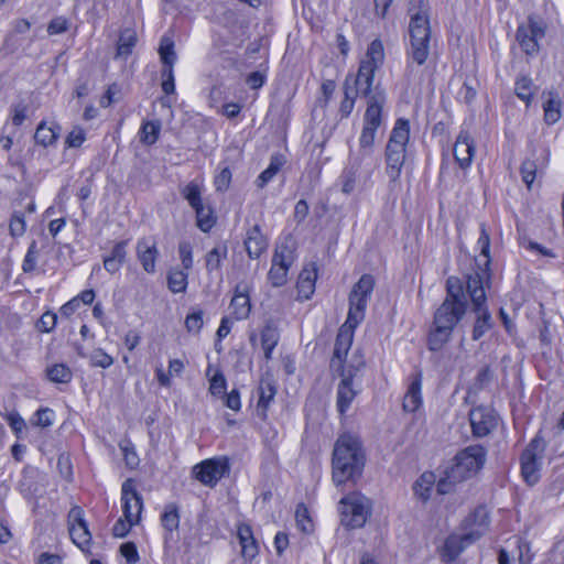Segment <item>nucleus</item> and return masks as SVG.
Segmentation results:
<instances>
[{
    "instance_id": "obj_23",
    "label": "nucleus",
    "mask_w": 564,
    "mask_h": 564,
    "mask_svg": "<svg viewBox=\"0 0 564 564\" xmlns=\"http://www.w3.org/2000/svg\"><path fill=\"white\" fill-rule=\"evenodd\" d=\"M405 153V148H386V172L392 182L400 177L406 158Z\"/></svg>"
},
{
    "instance_id": "obj_46",
    "label": "nucleus",
    "mask_w": 564,
    "mask_h": 564,
    "mask_svg": "<svg viewBox=\"0 0 564 564\" xmlns=\"http://www.w3.org/2000/svg\"><path fill=\"white\" fill-rule=\"evenodd\" d=\"M514 93L521 100L530 104L533 97L532 80L527 76L518 78L514 86Z\"/></svg>"
},
{
    "instance_id": "obj_39",
    "label": "nucleus",
    "mask_w": 564,
    "mask_h": 564,
    "mask_svg": "<svg viewBox=\"0 0 564 564\" xmlns=\"http://www.w3.org/2000/svg\"><path fill=\"white\" fill-rule=\"evenodd\" d=\"M230 307L232 308V314L236 319L247 318L251 308L249 296L245 293L238 292L237 289L235 296L231 299Z\"/></svg>"
},
{
    "instance_id": "obj_43",
    "label": "nucleus",
    "mask_w": 564,
    "mask_h": 564,
    "mask_svg": "<svg viewBox=\"0 0 564 564\" xmlns=\"http://www.w3.org/2000/svg\"><path fill=\"white\" fill-rule=\"evenodd\" d=\"M161 522H162V525L170 532H173L174 530L178 529L180 513H178V507L176 503L171 502L165 506L164 512L161 517Z\"/></svg>"
},
{
    "instance_id": "obj_48",
    "label": "nucleus",
    "mask_w": 564,
    "mask_h": 564,
    "mask_svg": "<svg viewBox=\"0 0 564 564\" xmlns=\"http://www.w3.org/2000/svg\"><path fill=\"white\" fill-rule=\"evenodd\" d=\"M181 193H182L183 197L188 202V204L191 205L192 208H196V207L203 205L200 189L197 184H195V183L187 184L182 189Z\"/></svg>"
},
{
    "instance_id": "obj_50",
    "label": "nucleus",
    "mask_w": 564,
    "mask_h": 564,
    "mask_svg": "<svg viewBox=\"0 0 564 564\" xmlns=\"http://www.w3.org/2000/svg\"><path fill=\"white\" fill-rule=\"evenodd\" d=\"M278 328L272 324H267L261 330V345L268 348H274L279 341Z\"/></svg>"
},
{
    "instance_id": "obj_59",
    "label": "nucleus",
    "mask_w": 564,
    "mask_h": 564,
    "mask_svg": "<svg viewBox=\"0 0 564 564\" xmlns=\"http://www.w3.org/2000/svg\"><path fill=\"white\" fill-rule=\"evenodd\" d=\"M120 553L129 564H135L139 561L138 550L133 542L123 543L120 546Z\"/></svg>"
},
{
    "instance_id": "obj_56",
    "label": "nucleus",
    "mask_w": 564,
    "mask_h": 564,
    "mask_svg": "<svg viewBox=\"0 0 564 564\" xmlns=\"http://www.w3.org/2000/svg\"><path fill=\"white\" fill-rule=\"evenodd\" d=\"M226 390V379L221 372H216L210 379L209 391L213 395H223Z\"/></svg>"
},
{
    "instance_id": "obj_7",
    "label": "nucleus",
    "mask_w": 564,
    "mask_h": 564,
    "mask_svg": "<svg viewBox=\"0 0 564 564\" xmlns=\"http://www.w3.org/2000/svg\"><path fill=\"white\" fill-rule=\"evenodd\" d=\"M373 286L375 279L370 274H364L352 286L349 294V311L346 322L351 328H355L364 319Z\"/></svg>"
},
{
    "instance_id": "obj_2",
    "label": "nucleus",
    "mask_w": 564,
    "mask_h": 564,
    "mask_svg": "<svg viewBox=\"0 0 564 564\" xmlns=\"http://www.w3.org/2000/svg\"><path fill=\"white\" fill-rule=\"evenodd\" d=\"M384 61V51L382 42L373 40L361 59L356 75H348L344 83L345 97L340 102L339 112L343 118L348 117L355 106L358 96L366 98L373 84L375 73L381 67Z\"/></svg>"
},
{
    "instance_id": "obj_60",
    "label": "nucleus",
    "mask_w": 564,
    "mask_h": 564,
    "mask_svg": "<svg viewBox=\"0 0 564 564\" xmlns=\"http://www.w3.org/2000/svg\"><path fill=\"white\" fill-rule=\"evenodd\" d=\"M56 315L52 312H45L37 322V328L41 332L48 333L54 329L56 325Z\"/></svg>"
},
{
    "instance_id": "obj_35",
    "label": "nucleus",
    "mask_w": 564,
    "mask_h": 564,
    "mask_svg": "<svg viewBox=\"0 0 564 564\" xmlns=\"http://www.w3.org/2000/svg\"><path fill=\"white\" fill-rule=\"evenodd\" d=\"M59 131L58 126L48 127L45 122H41L35 130L34 140L44 148L50 147L56 142Z\"/></svg>"
},
{
    "instance_id": "obj_61",
    "label": "nucleus",
    "mask_w": 564,
    "mask_h": 564,
    "mask_svg": "<svg viewBox=\"0 0 564 564\" xmlns=\"http://www.w3.org/2000/svg\"><path fill=\"white\" fill-rule=\"evenodd\" d=\"M68 29V21L63 17L53 19L47 25V33L50 35L61 34L66 32Z\"/></svg>"
},
{
    "instance_id": "obj_22",
    "label": "nucleus",
    "mask_w": 564,
    "mask_h": 564,
    "mask_svg": "<svg viewBox=\"0 0 564 564\" xmlns=\"http://www.w3.org/2000/svg\"><path fill=\"white\" fill-rule=\"evenodd\" d=\"M259 400L257 403V412L261 419L267 417V411L276 394V386L270 375L261 377L258 387Z\"/></svg>"
},
{
    "instance_id": "obj_47",
    "label": "nucleus",
    "mask_w": 564,
    "mask_h": 564,
    "mask_svg": "<svg viewBox=\"0 0 564 564\" xmlns=\"http://www.w3.org/2000/svg\"><path fill=\"white\" fill-rule=\"evenodd\" d=\"M433 474H423L414 485L415 494L422 498V500H427L431 496L432 484H433Z\"/></svg>"
},
{
    "instance_id": "obj_55",
    "label": "nucleus",
    "mask_w": 564,
    "mask_h": 564,
    "mask_svg": "<svg viewBox=\"0 0 564 564\" xmlns=\"http://www.w3.org/2000/svg\"><path fill=\"white\" fill-rule=\"evenodd\" d=\"M231 171L228 167H224L214 180L216 191L226 192L229 188L231 182Z\"/></svg>"
},
{
    "instance_id": "obj_49",
    "label": "nucleus",
    "mask_w": 564,
    "mask_h": 564,
    "mask_svg": "<svg viewBox=\"0 0 564 564\" xmlns=\"http://www.w3.org/2000/svg\"><path fill=\"white\" fill-rule=\"evenodd\" d=\"M295 520L299 529L304 533L313 530V523L308 516V510L304 505H299L295 510Z\"/></svg>"
},
{
    "instance_id": "obj_41",
    "label": "nucleus",
    "mask_w": 564,
    "mask_h": 564,
    "mask_svg": "<svg viewBox=\"0 0 564 564\" xmlns=\"http://www.w3.org/2000/svg\"><path fill=\"white\" fill-rule=\"evenodd\" d=\"M46 376L54 383H68L73 378V372L64 364H55L46 369Z\"/></svg>"
},
{
    "instance_id": "obj_14",
    "label": "nucleus",
    "mask_w": 564,
    "mask_h": 564,
    "mask_svg": "<svg viewBox=\"0 0 564 564\" xmlns=\"http://www.w3.org/2000/svg\"><path fill=\"white\" fill-rule=\"evenodd\" d=\"M473 435L485 437L498 425V415L489 408L477 406L469 412Z\"/></svg>"
},
{
    "instance_id": "obj_19",
    "label": "nucleus",
    "mask_w": 564,
    "mask_h": 564,
    "mask_svg": "<svg viewBox=\"0 0 564 564\" xmlns=\"http://www.w3.org/2000/svg\"><path fill=\"white\" fill-rule=\"evenodd\" d=\"M532 156H534V159H525L520 167L522 181L529 189L531 188L536 177L538 171H542L547 166L550 161V152L547 149H543L540 155H536V153L533 152Z\"/></svg>"
},
{
    "instance_id": "obj_58",
    "label": "nucleus",
    "mask_w": 564,
    "mask_h": 564,
    "mask_svg": "<svg viewBox=\"0 0 564 564\" xmlns=\"http://www.w3.org/2000/svg\"><path fill=\"white\" fill-rule=\"evenodd\" d=\"M11 111L13 124L21 126L26 118L28 106L20 101L11 106Z\"/></svg>"
},
{
    "instance_id": "obj_8",
    "label": "nucleus",
    "mask_w": 564,
    "mask_h": 564,
    "mask_svg": "<svg viewBox=\"0 0 564 564\" xmlns=\"http://www.w3.org/2000/svg\"><path fill=\"white\" fill-rule=\"evenodd\" d=\"M545 31V22L541 18L531 14L528 17L527 23L518 26L516 39L527 55H535L540 50L539 41L544 37Z\"/></svg>"
},
{
    "instance_id": "obj_42",
    "label": "nucleus",
    "mask_w": 564,
    "mask_h": 564,
    "mask_svg": "<svg viewBox=\"0 0 564 564\" xmlns=\"http://www.w3.org/2000/svg\"><path fill=\"white\" fill-rule=\"evenodd\" d=\"M195 209L196 213V225L203 232H208L216 223V218L213 215L210 207L200 205Z\"/></svg>"
},
{
    "instance_id": "obj_15",
    "label": "nucleus",
    "mask_w": 564,
    "mask_h": 564,
    "mask_svg": "<svg viewBox=\"0 0 564 564\" xmlns=\"http://www.w3.org/2000/svg\"><path fill=\"white\" fill-rule=\"evenodd\" d=\"M367 98V109L364 116V126L378 129L382 122V107L386 104V93L378 85L370 88Z\"/></svg>"
},
{
    "instance_id": "obj_33",
    "label": "nucleus",
    "mask_w": 564,
    "mask_h": 564,
    "mask_svg": "<svg viewBox=\"0 0 564 564\" xmlns=\"http://www.w3.org/2000/svg\"><path fill=\"white\" fill-rule=\"evenodd\" d=\"M285 160L282 154L275 153L271 155L269 166L258 176L256 185L258 188H263L265 185L278 174L284 165Z\"/></svg>"
},
{
    "instance_id": "obj_64",
    "label": "nucleus",
    "mask_w": 564,
    "mask_h": 564,
    "mask_svg": "<svg viewBox=\"0 0 564 564\" xmlns=\"http://www.w3.org/2000/svg\"><path fill=\"white\" fill-rule=\"evenodd\" d=\"M84 141L85 132L80 128H75L72 130L66 138V144L69 148H78L83 144Z\"/></svg>"
},
{
    "instance_id": "obj_18",
    "label": "nucleus",
    "mask_w": 564,
    "mask_h": 564,
    "mask_svg": "<svg viewBox=\"0 0 564 564\" xmlns=\"http://www.w3.org/2000/svg\"><path fill=\"white\" fill-rule=\"evenodd\" d=\"M337 375L340 377V381L337 387L336 405L339 414L344 415L350 408L352 401L358 394V391L352 387L354 373L351 370H347Z\"/></svg>"
},
{
    "instance_id": "obj_38",
    "label": "nucleus",
    "mask_w": 564,
    "mask_h": 564,
    "mask_svg": "<svg viewBox=\"0 0 564 564\" xmlns=\"http://www.w3.org/2000/svg\"><path fill=\"white\" fill-rule=\"evenodd\" d=\"M468 545L467 540H465V532L449 535L444 544V551L448 556V561L455 560Z\"/></svg>"
},
{
    "instance_id": "obj_62",
    "label": "nucleus",
    "mask_w": 564,
    "mask_h": 564,
    "mask_svg": "<svg viewBox=\"0 0 564 564\" xmlns=\"http://www.w3.org/2000/svg\"><path fill=\"white\" fill-rule=\"evenodd\" d=\"M185 326L188 332L198 333L203 327V314L202 312H194L187 315L185 319Z\"/></svg>"
},
{
    "instance_id": "obj_30",
    "label": "nucleus",
    "mask_w": 564,
    "mask_h": 564,
    "mask_svg": "<svg viewBox=\"0 0 564 564\" xmlns=\"http://www.w3.org/2000/svg\"><path fill=\"white\" fill-rule=\"evenodd\" d=\"M410 139V122L408 119L400 118L391 131L387 147L405 148Z\"/></svg>"
},
{
    "instance_id": "obj_54",
    "label": "nucleus",
    "mask_w": 564,
    "mask_h": 564,
    "mask_svg": "<svg viewBox=\"0 0 564 564\" xmlns=\"http://www.w3.org/2000/svg\"><path fill=\"white\" fill-rule=\"evenodd\" d=\"M12 237H20L25 232V221L22 213H14L9 224Z\"/></svg>"
},
{
    "instance_id": "obj_44",
    "label": "nucleus",
    "mask_w": 564,
    "mask_h": 564,
    "mask_svg": "<svg viewBox=\"0 0 564 564\" xmlns=\"http://www.w3.org/2000/svg\"><path fill=\"white\" fill-rule=\"evenodd\" d=\"M160 58L162 61L163 67H171L176 61V53L174 51V43L169 37H162L159 48Z\"/></svg>"
},
{
    "instance_id": "obj_34",
    "label": "nucleus",
    "mask_w": 564,
    "mask_h": 564,
    "mask_svg": "<svg viewBox=\"0 0 564 564\" xmlns=\"http://www.w3.org/2000/svg\"><path fill=\"white\" fill-rule=\"evenodd\" d=\"M228 248L225 242L217 243L205 256V265L207 273L218 271L221 267L223 260L227 258Z\"/></svg>"
},
{
    "instance_id": "obj_29",
    "label": "nucleus",
    "mask_w": 564,
    "mask_h": 564,
    "mask_svg": "<svg viewBox=\"0 0 564 564\" xmlns=\"http://www.w3.org/2000/svg\"><path fill=\"white\" fill-rule=\"evenodd\" d=\"M421 388H422V373L419 372L410 383L408 391L403 399V410L406 412H415L421 403Z\"/></svg>"
},
{
    "instance_id": "obj_3",
    "label": "nucleus",
    "mask_w": 564,
    "mask_h": 564,
    "mask_svg": "<svg viewBox=\"0 0 564 564\" xmlns=\"http://www.w3.org/2000/svg\"><path fill=\"white\" fill-rule=\"evenodd\" d=\"M366 465V452L360 438L350 433L339 435L332 457V477L336 486L356 482Z\"/></svg>"
},
{
    "instance_id": "obj_27",
    "label": "nucleus",
    "mask_w": 564,
    "mask_h": 564,
    "mask_svg": "<svg viewBox=\"0 0 564 564\" xmlns=\"http://www.w3.org/2000/svg\"><path fill=\"white\" fill-rule=\"evenodd\" d=\"M127 246H128V240H121L119 242H116L111 249L110 254L104 257V259H102L104 268L110 274H115V273L119 272L121 267L126 262Z\"/></svg>"
},
{
    "instance_id": "obj_26",
    "label": "nucleus",
    "mask_w": 564,
    "mask_h": 564,
    "mask_svg": "<svg viewBox=\"0 0 564 564\" xmlns=\"http://www.w3.org/2000/svg\"><path fill=\"white\" fill-rule=\"evenodd\" d=\"M245 247L251 259H258L267 250L268 241L262 235L259 225H254L247 231Z\"/></svg>"
},
{
    "instance_id": "obj_13",
    "label": "nucleus",
    "mask_w": 564,
    "mask_h": 564,
    "mask_svg": "<svg viewBox=\"0 0 564 564\" xmlns=\"http://www.w3.org/2000/svg\"><path fill=\"white\" fill-rule=\"evenodd\" d=\"M489 263V259L485 260L484 268L479 265L474 273L468 274L467 276L466 290L469 294L474 307L486 305L484 283L490 278Z\"/></svg>"
},
{
    "instance_id": "obj_37",
    "label": "nucleus",
    "mask_w": 564,
    "mask_h": 564,
    "mask_svg": "<svg viewBox=\"0 0 564 564\" xmlns=\"http://www.w3.org/2000/svg\"><path fill=\"white\" fill-rule=\"evenodd\" d=\"M137 43V32L133 29H124L119 35L117 43V56L127 58Z\"/></svg>"
},
{
    "instance_id": "obj_21",
    "label": "nucleus",
    "mask_w": 564,
    "mask_h": 564,
    "mask_svg": "<svg viewBox=\"0 0 564 564\" xmlns=\"http://www.w3.org/2000/svg\"><path fill=\"white\" fill-rule=\"evenodd\" d=\"M352 343V335L349 332L340 330L336 337L334 354L330 360V370L340 373L345 369V358Z\"/></svg>"
},
{
    "instance_id": "obj_6",
    "label": "nucleus",
    "mask_w": 564,
    "mask_h": 564,
    "mask_svg": "<svg viewBox=\"0 0 564 564\" xmlns=\"http://www.w3.org/2000/svg\"><path fill=\"white\" fill-rule=\"evenodd\" d=\"M341 523L349 529L365 525L370 514V502L365 496L354 492L344 497L339 502Z\"/></svg>"
},
{
    "instance_id": "obj_10",
    "label": "nucleus",
    "mask_w": 564,
    "mask_h": 564,
    "mask_svg": "<svg viewBox=\"0 0 564 564\" xmlns=\"http://www.w3.org/2000/svg\"><path fill=\"white\" fill-rule=\"evenodd\" d=\"M193 473L202 484L213 487L229 473V463L226 457L206 459L197 464Z\"/></svg>"
},
{
    "instance_id": "obj_36",
    "label": "nucleus",
    "mask_w": 564,
    "mask_h": 564,
    "mask_svg": "<svg viewBox=\"0 0 564 564\" xmlns=\"http://www.w3.org/2000/svg\"><path fill=\"white\" fill-rule=\"evenodd\" d=\"M316 272L315 270L304 269L296 283L299 295L302 299L308 300L315 290Z\"/></svg>"
},
{
    "instance_id": "obj_53",
    "label": "nucleus",
    "mask_w": 564,
    "mask_h": 564,
    "mask_svg": "<svg viewBox=\"0 0 564 564\" xmlns=\"http://www.w3.org/2000/svg\"><path fill=\"white\" fill-rule=\"evenodd\" d=\"M178 253L182 264L185 270H189L193 267V248L191 242L182 241L178 245Z\"/></svg>"
},
{
    "instance_id": "obj_28",
    "label": "nucleus",
    "mask_w": 564,
    "mask_h": 564,
    "mask_svg": "<svg viewBox=\"0 0 564 564\" xmlns=\"http://www.w3.org/2000/svg\"><path fill=\"white\" fill-rule=\"evenodd\" d=\"M159 251L156 249L155 242L149 245L145 239H141L137 245V257L143 268V270L148 273L155 272V261L158 258Z\"/></svg>"
},
{
    "instance_id": "obj_63",
    "label": "nucleus",
    "mask_w": 564,
    "mask_h": 564,
    "mask_svg": "<svg viewBox=\"0 0 564 564\" xmlns=\"http://www.w3.org/2000/svg\"><path fill=\"white\" fill-rule=\"evenodd\" d=\"M54 412L51 409L44 408L36 411V422L35 424L41 427H48L53 423Z\"/></svg>"
},
{
    "instance_id": "obj_52",
    "label": "nucleus",
    "mask_w": 564,
    "mask_h": 564,
    "mask_svg": "<svg viewBox=\"0 0 564 564\" xmlns=\"http://www.w3.org/2000/svg\"><path fill=\"white\" fill-rule=\"evenodd\" d=\"M37 256H39V251H37L36 242L32 241L31 245L29 246L28 252H26L23 263H22L23 272L30 273V272L34 271L35 265H36Z\"/></svg>"
},
{
    "instance_id": "obj_16",
    "label": "nucleus",
    "mask_w": 564,
    "mask_h": 564,
    "mask_svg": "<svg viewBox=\"0 0 564 564\" xmlns=\"http://www.w3.org/2000/svg\"><path fill=\"white\" fill-rule=\"evenodd\" d=\"M83 510L79 507L70 509L68 514L69 535L72 541L83 551L87 550L91 542V534L83 517Z\"/></svg>"
},
{
    "instance_id": "obj_31",
    "label": "nucleus",
    "mask_w": 564,
    "mask_h": 564,
    "mask_svg": "<svg viewBox=\"0 0 564 564\" xmlns=\"http://www.w3.org/2000/svg\"><path fill=\"white\" fill-rule=\"evenodd\" d=\"M377 129L370 127H362V131L359 138V149L357 151L356 161L360 165L361 162L369 158L373 152L375 139Z\"/></svg>"
},
{
    "instance_id": "obj_24",
    "label": "nucleus",
    "mask_w": 564,
    "mask_h": 564,
    "mask_svg": "<svg viewBox=\"0 0 564 564\" xmlns=\"http://www.w3.org/2000/svg\"><path fill=\"white\" fill-rule=\"evenodd\" d=\"M542 97L544 98V121L546 124H554L562 116V99L556 90L544 91Z\"/></svg>"
},
{
    "instance_id": "obj_20",
    "label": "nucleus",
    "mask_w": 564,
    "mask_h": 564,
    "mask_svg": "<svg viewBox=\"0 0 564 564\" xmlns=\"http://www.w3.org/2000/svg\"><path fill=\"white\" fill-rule=\"evenodd\" d=\"M475 150V142L471 135L467 131H460L454 143L453 153L462 169H466L470 165Z\"/></svg>"
},
{
    "instance_id": "obj_51",
    "label": "nucleus",
    "mask_w": 564,
    "mask_h": 564,
    "mask_svg": "<svg viewBox=\"0 0 564 564\" xmlns=\"http://www.w3.org/2000/svg\"><path fill=\"white\" fill-rule=\"evenodd\" d=\"M90 364L94 367L108 368L113 364V358L102 349H94L89 356Z\"/></svg>"
},
{
    "instance_id": "obj_4",
    "label": "nucleus",
    "mask_w": 564,
    "mask_h": 564,
    "mask_svg": "<svg viewBox=\"0 0 564 564\" xmlns=\"http://www.w3.org/2000/svg\"><path fill=\"white\" fill-rule=\"evenodd\" d=\"M487 449L481 445L468 446L460 451L454 458V464L446 468L444 476L437 482V491L441 495L448 494L453 486L473 476L484 467Z\"/></svg>"
},
{
    "instance_id": "obj_32",
    "label": "nucleus",
    "mask_w": 564,
    "mask_h": 564,
    "mask_svg": "<svg viewBox=\"0 0 564 564\" xmlns=\"http://www.w3.org/2000/svg\"><path fill=\"white\" fill-rule=\"evenodd\" d=\"M474 312L476 313V321L473 327L471 338L479 340L492 326L491 315L486 305L474 307Z\"/></svg>"
},
{
    "instance_id": "obj_40",
    "label": "nucleus",
    "mask_w": 564,
    "mask_h": 564,
    "mask_svg": "<svg viewBox=\"0 0 564 564\" xmlns=\"http://www.w3.org/2000/svg\"><path fill=\"white\" fill-rule=\"evenodd\" d=\"M160 131V121H145L142 123L139 132L140 141L147 145H152L158 141Z\"/></svg>"
},
{
    "instance_id": "obj_11",
    "label": "nucleus",
    "mask_w": 564,
    "mask_h": 564,
    "mask_svg": "<svg viewBox=\"0 0 564 564\" xmlns=\"http://www.w3.org/2000/svg\"><path fill=\"white\" fill-rule=\"evenodd\" d=\"M121 500L123 503L122 510L126 520H128L131 524H138L140 521L143 503L142 497L135 490L132 479H127L122 484Z\"/></svg>"
},
{
    "instance_id": "obj_17",
    "label": "nucleus",
    "mask_w": 564,
    "mask_h": 564,
    "mask_svg": "<svg viewBox=\"0 0 564 564\" xmlns=\"http://www.w3.org/2000/svg\"><path fill=\"white\" fill-rule=\"evenodd\" d=\"M293 262L292 251L281 247L272 259L268 279L273 286H282L286 282L288 270Z\"/></svg>"
},
{
    "instance_id": "obj_5",
    "label": "nucleus",
    "mask_w": 564,
    "mask_h": 564,
    "mask_svg": "<svg viewBox=\"0 0 564 564\" xmlns=\"http://www.w3.org/2000/svg\"><path fill=\"white\" fill-rule=\"evenodd\" d=\"M411 55L422 65L429 55V42L431 36L429 18L423 11L411 15L410 26Z\"/></svg>"
},
{
    "instance_id": "obj_9",
    "label": "nucleus",
    "mask_w": 564,
    "mask_h": 564,
    "mask_svg": "<svg viewBox=\"0 0 564 564\" xmlns=\"http://www.w3.org/2000/svg\"><path fill=\"white\" fill-rule=\"evenodd\" d=\"M545 449V443L534 437L521 455V474L529 485H534L540 478V460Z\"/></svg>"
},
{
    "instance_id": "obj_12",
    "label": "nucleus",
    "mask_w": 564,
    "mask_h": 564,
    "mask_svg": "<svg viewBox=\"0 0 564 564\" xmlns=\"http://www.w3.org/2000/svg\"><path fill=\"white\" fill-rule=\"evenodd\" d=\"M462 527L465 531V540H467V544H473L479 540L487 532L489 527L487 509L485 507L476 508L464 519Z\"/></svg>"
},
{
    "instance_id": "obj_57",
    "label": "nucleus",
    "mask_w": 564,
    "mask_h": 564,
    "mask_svg": "<svg viewBox=\"0 0 564 564\" xmlns=\"http://www.w3.org/2000/svg\"><path fill=\"white\" fill-rule=\"evenodd\" d=\"M162 90L166 94H173L175 91L174 73L171 67L162 68Z\"/></svg>"
},
{
    "instance_id": "obj_1",
    "label": "nucleus",
    "mask_w": 564,
    "mask_h": 564,
    "mask_svg": "<svg viewBox=\"0 0 564 564\" xmlns=\"http://www.w3.org/2000/svg\"><path fill=\"white\" fill-rule=\"evenodd\" d=\"M467 311V300L459 278L446 281V297L435 311L427 333L426 345L431 351H440L452 338L453 332Z\"/></svg>"
},
{
    "instance_id": "obj_25",
    "label": "nucleus",
    "mask_w": 564,
    "mask_h": 564,
    "mask_svg": "<svg viewBox=\"0 0 564 564\" xmlns=\"http://www.w3.org/2000/svg\"><path fill=\"white\" fill-rule=\"evenodd\" d=\"M237 536L241 545V555L245 560L251 561L259 553V546L253 538L252 529L249 524L241 523L238 525Z\"/></svg>"
},
{
    "instance_id": "obj_45",
    "label": "nucleus",
    "mask_w": 564,
    "mask_h": 564,
    "mask_svg": "<svg viewBox=\"0 0 564 564\" xmlns=\"http://www.w3.org/2000/svg\"><path fill=\"white\" fill-rule=\"evenodd\" d=\"M167 285L173 293L184 292L187 285V274L181 270L171 271L167 275Z\"/></svg>"
}]
</instances>
